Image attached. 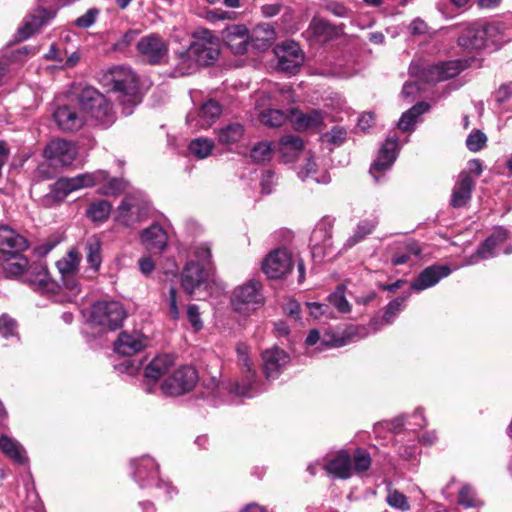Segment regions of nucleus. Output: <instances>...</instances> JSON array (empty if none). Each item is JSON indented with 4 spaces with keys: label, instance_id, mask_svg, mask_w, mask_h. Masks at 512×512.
Listing matches in <instances>:
<instances>
[{
    "label": "nucleus",
    "instance_id": "18",
    "mask_svg": "<svg viewBox=\"0 0 512 512\" xmlns=\"http://www.w3.org/2000/svg\"><path fill=\"white\" fill-rule=\"evenodd\" d=\"M221 114V105L217 101L209 99L201 105L196 113L188 114L187 122L196 129H207L214 124Z\"/></svg>",
    "mask_w": 512,
    "mask_h": 512
},
{
    "label": "nucleus",
    "instance_id": "7",
    "mask_svg": "<svg viewBox=\"0 0 512 512\" xmlns=\"http://www.w3.org/2000/svg\"><path fill=\"white\" fill-rule=\"evenodd\" d=\"M264 297L262 294V285L255 279L248 280L238 286L231 298L234 309L240 313L255 310L257 306L262 305Z\"/></svg>",
    "mask_w": 512,
    "mask_h": 512
},
{
    "label": "nucleus",
    "instance_id": "27",
    "mask_svg": "<svg viewBox=\"0 0 512 512\" xmlns=\"http://www.w3.org/2000/svg\"><path fill=\"white\" fill-rule=\"evenodd\" d=\"M451 269L445 265H433L424 269L419 276L412 281L411 289L422 291L436 285L442 278L448 276Z\"/></svg>",
    "mask_w": 512,
    "mask_h": 512
},
{
    "label": "nucleus",
    "instance_id": "17",
    "mask_svg": "<svg viewBox=\"0 0 512 512\" xmlns=\"http://www.w3.org/2000/svg\"><path fill=\"white\" fill-rule=\"evenodd\" d=\"M397 150L398 138L388 137L370 168V174L373 176L375 182H379L381 175L392 167L397 157Z\"/></svg>",
    "mask_w": 512,
    "mask_h": 512
},
{
    "label": "nucleus",
    "instance_id": "35",
    "mask_svg": "<svg viewBox=\"0 0 512 512\" xmlns=\"http://www.w3.org/2000/svg\"><path fill=\"white\" fill-rule=\"evenodd\" d=\"M307 33L316 42L324 43L332 39L337 34V31L328 21L314 17L309 24Z\"/></svg>",
    "mask_w": 512,
    "mask_h": 512
},
{
    "label": "nucleus",
    "instance_id": "3",
    "mask_svg": "<svg viewBox=\"0 0 512 512\" xmlns=\"http://www.w3.org/2000/svg\"><path fill=\"white\" fill-rule=\"evenodd\" d=\"M371 466V457L363 449L355 450L353 457L340 451L324 465L326 472L334 478L349 479L353 474H362Z\"/></svg>",
    "mask_w": 512,
    "mask_h": 512
},
{
    "label": "nucleus",
    "instance_id": "50",
    "mask_svg": "<svg viewBox=\"0 0 512 512\" xmlns=\"http://www.w3.org/2000/svg\"><path fill=\"white\" fill-rule=\"evenodd\" d=\"M386 501L389 506L402 512L408 511L410 509L407 497L398 490L389 489Z\"/></svg>",
    "mask_w": 512,
    "mask_h": 512
},
{
    "label": "nucleus",
    "instance_id": "23",
    "mask_svg": "<svg viewBox=\"0 0 512 512\" xmlns=\"http://www.w3.org/2000/svg\"><path fill=\"white\" fill-rule=\"evenodd\" d=\"M263 370L267 379L279 376L283 368L289 363V355L278 347L265 350L262 353Z\"/></svg>",
    "mask_w": 512,
    "mask_h": 512
},
{
    "label": "nucleus",
    "instance_id": "51",
    "mask_svg": "<svg viewBox=\"0 0 512 512\" xmlns=\"http://www.w3.org/2000/svg\"><path fill=\"white\" fill-rule=\"evenodd\" d=\"M107 181L106 184H104L101 188V193L104 195H117L121 192H123L128 184L123 179L118 178H110L108 179V176L106 179L102 180L100 183Z\"/></svg>",
    "mask_w": 512,
    "mask_h": 512
},
{
    "label": "nucleus",
    "instance_id": "63",
    "mask_svg": "<svg viewBox=\"0 0 512 512\" xmlns=\"http://www.w3.org/2000/svg\"><path fill=\"white\" fill-rule=\"evenodd\" d=\"M275 184V175L272 171H265L261 178V191L264 194H269L272 192L273 186Z\"/></svg>",
    "mask_w": 512,
    "mask_h": 512
},
{
    "label": "nucleus",
    "instance_id": "10",
    "mask_svg": "<svg viewBox=\"0 0 512 512\" xmlns=\"http://www.w3.org/2000/svg\"><path fill=\"white\" fill-rule=\"evenodd\" d=\"M495 30L493 25L470 24L458 38V44L468 52L481 50L487 46L488 40Z\"/></svg>",
    "mask_w": 512,
    "mask_h": 512
},
{
    "label": "nucleus",
    "instance_id": "33",
    "mask_svg": "<svg viewBox=\"0 0 512 512\" xmlns=\"http://www.w3.org/2000/svg\"><path fill=\"white\" fill-rule=\"evenodd\" d=\"M146 346L145 338L139 333L122 332L115 342V351L123 356H131Z\"/></svg>",
    "mask_w": 512,
    "mask_h": 512
},
{
    "label": "nucleus",
    "instance_id": "49",
    "mask_svg": "<svg viewBox=\"0 0 512 512\" xmlns=\"http://www.w3.org/2000/svg\"><path fill=\"white\" fill-rule=\"evenodd\" d=\"M458 503L466 508L479 507L482 505V501L476 497L473 488L468 484L463 485L460 489Z\"/></svg>",
    "mask_w": 512,
    "mask_h": 512
},
{
    "label": "nucleus",
    "instance_id": "26",
    "mask_svg": "<svg viewBox=\"0 0 512 512\" xmlns=\"http://www.w3.org/2000/svg\"><path fill=\"white\" fill-rule=\"evenodd\" d=\"M28 248L25 237L8 226L0 227V253L4 256L14 253H22Z\"/></svg>",
    "mask_w": 512,
    "mask_h": 512
},
{
    "label": "nucleus",
    "instance_id": "58",
    "mask_svg": "<svg viewBox=\"0 0 512 512\" xmlns=\"http://www.w3.org/2000/svg\"><path fill=\"white\" fill-rule=\"evenodd\" d=\"M187 319L194 331L198 332L203 328L199 307L196 304L187 307Z\"/></svg>",
    "mask_w": 512,
    "mask_h": 512
},
{
    "label": "nucleus",
    "instance_id": "38",
    "mask_svg": "<svg viewBox=\"0 0 512 512\" xmlns=\"http://www.w3.org/2000/svg\"><path fill=\"white\" fill-rule=\"evenodd\" d=\"M30 265L27 258L21 253H14L6 255L3 269L8 277L23 276L25 279L26 271Z\"/></svg>",
    "mask_w": 512,
    "mask_h": 512
},
{
    "label": "nucleus",
    "instance_id": "28",
    "mask_svg": "<svg viewBox=\"0 0 512 512\" xmlns=\"http://www.w3.org/2000/svg\"><path fill=\"white\" fill-rule=\"evenodd\" d=\"M238 362L242 369L246 370L247 383H237L234 388L235 394L244 397H252V378L254 377V371L252 370V364L249 359V348L244 343H239L236 347Z\"/></svg>",
    "mask_w": 512,
    "mask_h": 512
},
{
    "label": "nucleus",
    "instance_id": "16",
    "mask_svg": "<svg viewBox=\"0 0 512 512\" xmlns=\"http://www.w3.org/2000/svg\"><path fill=\"white\" fill-rule=\"evenodd\" d=\"M77 155L75 145L62 139L52 140L44 150L45 158L52 166L70 165Z\"/></svg>",
    "mask_w": 512,
    "mask_h": 512
},
{
    "label": "nucleus",
    "instance_id": "40",
    "mask_svg": "<svg viewBox=\"0 0 512 512\" xmlns=\"http://www.w3.org/2000/svg\"><path fill=\"white\" fill-rule=\"evenodd\" d=\"M430 108L429 104L426 102H419L410 108L408 111L404 112L398 122V127L400 130L407 132L414 129V123L417 118L428 111Z\"/></svg>",
    "mask_w": 512,
    "mask_h": 512
},
{
    "label": "nucleus",
    "instance_id": "5",
    "mask_svg": "<svg viewBox=\"0 0 512 512\" xmlns=\"http://www.w3.org/2000/svg\"><path fill=\"white\" fill-rule=\"evenodd\" d=\"M127 313L123 305L115 300H101L91 306L89 322L104 330H116L119 328Z\"/></svg>",
    "mask_w": 512,
    "mask_h": 512
},
{
    "label": "nucleus",
    "instance_id": "8",
    "mask_svg": "<svg viewBox=\"0 0 512 512\" xmlns=\"http://www.w3.org/2000/svg\"><path fill=\"white\" fill-rule=\"evenodd\" d=\"M105 171L84 173L71 178H61L55 183L54 194L59 200H63L68 194L79 189L92 187L106 179Z\"/></svg>",
    "mask_w": 512,
    "mask_h": 512
},
{
    "label": "nucleus",
    "instance_id": "43",
    "mask_svg": "<svg viewBox=\"0 0 512 512\" xmlns=\"http://www.w3.org/2000/svg\"><path fill=\"white\" fill-rule=\"evenodd\" d=\"M244 134V127L239 123L228 124L218 131V141L222 145L238 142Z\"/></svg>",
    "mask_w": 512,
    "mask_h": 512
},
{
    "label": "nucleus",
    "instance_id": "34",
    "mask_svg": "<svg viewBox=\"0 0 512 512\" xmlns=\"http://www.w3.org/2000/svg\"><path fill=\"white\" fill-rule=\"evenodd\" d=\"M140 238L145 249L158 252L166 247L168 241L165 230L158 224H153L144 229Z\"/></svg>",
    "mask_w": 512,
    "mask_h": 512
},
{
    "label": "nucleus",
    "instance_id": "47",
    "mask_svg": "<svg viewBox=\"0 0 512 512\" xmlns=\"http://www.w3.org/2000/svg\"><path fill=\"white\" fill-rule=\"evenodd\" d=\"M328 301L340 313H348L351 310V306L345 297V288L342 285L338 286L336 290L329 295Z\"/></svg>",
    "mask_w": 512,
    "mask_h": 512
},
{
    "label": "nucleus",
    "instance_id": "31",
    "mask_svg": "<svg viewBox=\"0 0 512 512\" xmlns=\"http://www.w3.org/2000/svg\"><path fill=\"white\" fill-rule=\"evenodd\" d=\"M289 119L296 130L319 129L324 121V115L319 110L302 112L291 110Z\"/></svg>",
    "mask_w": 512,
    "mask_h": 512
},
{
    "label": "nucleus",
    "instance_id": "45",
    "mask_svg": "<svg viewBox=\"0 0 512 512\" xmlns=\"http://www.w3.org/2000/svg\"><path fill=\"white\" fill-rule=\"evenodd\" d=\"M111 209L112 205L108 201L100 200L89 206L87 215L95 222H102L109 217Z\"/></svg>",
    "mask_w": 512,
    "mask_h": 512
},
{
    "label": "nucleus",
    "instance_id": "15",
    "mask_svg": "<svg viewBox=\"0 0 512 512\" xmlns=\"http://www.w3.org/2000/svg\"><path fill=\"white\" fill-rule=\"evenodd\" d=\"M464 68L465 65L460 60L441 62L424 67L420 77L427 83L435 84L457 76Z\"/></svg>",
    "mask_w": 512,
    "mask_h": 512
},
{
    "label": "nucleus",
    "instance_id": "21",
    "mask_svg": "<svg viewBox=\"0 0 512 512\" xmlns=\"http://www.w3.org/2000/svg\"><path fill=\"white\" fill-rule=\"evenodd\" d=\"M174 364V359L169 355L155 357L145 368L144 388L147 393L154 392L157 381L166 374Z\"/></svg>",
    "mask_w": 512,
    "mask_h": 512
},
{
    "label": "nucleus",
    "instance_id": "62",
    "mask_svg": "<svg viewBox=\"0 0 512 512\" xmlns=\"http://www.w3.org/2000/svg\"><path fill=\"white\" fill-rule=\"evenodd\" d=\"M407 29L412 36H422L429 33V26L421 18L412 20Z\"/></svg>",
    "mask_w": 512,
    "mask_h": 512
},
{
    "label": "nucleus",
    "instance_id": "42",
    "mask_svg": "<svg viewBox=\"0 0 512 512\" xmlns=\"http://www.w3.org/2000/svg\"><path fill=\"white\" fill-rule=\"evenodd\" d=\"M0 450L15 462L24 463L26 460L23 447L7 436H0Z\"/></svg>",
    "mask_w": 512,
    "mask_h": 512
},
{
    "label": "nucleus",
    "instance_id": "32",
    "mask_svg": "<svg viewBox=\"0 0 512 512\" xmlns=\"http://www.w3.org/2000/svg\"><path fill=\"white\" fill-rule=\"evenodd\" d=\"M54 13L41 8L35 10L32 14L26 17L23 25L19 28L18 33L21 39H26L38 32L43 25L52 19Z\"/></svg>",
    "mask_w": 512,
    "mask_h": 512
},
{
    "label": "nucleus",
    "instance_id": "19",
    "mask_svg": "<svg viewBox=\"0 0 512 512\" xmlns=\"http://www.w3.org/2000/svg\"><path fill=\"white\" fill-rule=\"evenodd\" d=\"M137 51L150 64H158L164 59L168 49L161 37L150 34L138 41Z\"/></svg>",
    "mask_w": 512,
    "mask_h": 512
},
{
    "label": "nucleus",
    "instance_id": "24",
    "mask_svg": "<svg viewBox=\"0 0 512 512\" xmlns=\"http://www.w3.org/2000/svg\"><path fill=\"white\" fill-rule=\"evenodd\" d=\"M25 281L35 289L43 292H54L58 285L53 281L43 263H32L26 271Z\"/></svg>",
    "mask_w": 512,
    "mask_h": 512
},
{
    "label": "nucleus",
    "instance_id": "12",
    "mask_svg": "<svg viewBox=\"0 0 512 512\" xmlns=\"http://www.w3.org/2000/svg\"><path fill=\"white\" fill-rule=\"evenodd\" d=\"M292 267V254L284 248L270 252L262 263L263 272L271 279L284 277L291 271Z\"/></svg>",
    "mask_w": 512,
    "mask_h": 512
},
{
    "label": "nucleus",
    "instance_id": "52",
    "mask_svg": "<svg viewBox=\"0 0 512 512\" xmlns=\"http://www.w3.org/2000/svg\"><path fill=\"white\" fill-rule=\"evenodd\" d=\"M272 157V148L269 142H260L251 150V158L257 163L269 161Z\"/></svg>",
    "mask_w": 512,
    "mask_h": 512
},
{
    "label": "nucleus",
    "instance_id": "11",
    "mask_svg": "<svg viewBox=\"0 0 512 512\" xmlns=\"http://www.w3.org/2000/svg\"><path fill=\"white\" fill-rule=\"evenodd\" d=\"M274 53L278 60L279 70L286 73H295L304 62V53L299 44L294 41L276 45Z\"/></svg>",
    "mask_w": 512,
    "mask_h": 512
},
{
    "label": "nucleus",
    "instance_id": "39",
    "mask_svg": "<svg viewBox=\"0 0 512 512\" xmlns=\"http://www.w3.org/2000/svg\"><path fill=\"white\" fill-rule=\"evenodd\" d=\"M275 39V31L268 24H260L256 26L250 34V43L259 50L267 49Z\"/></svg>",
    "mask_w": 512,
    "mask_h": 512
},
{
    "label": "nucleus",
    "instance_id": "56",
    "mask_svg": "<svg viewBox=\"0 0 512 512\" xmlns=\"http://www.w3.org/2000/svg\"><path fill=\"white\" fill-rule=\"evenodd\" d=\"M405 301V297H398L387 305L383 316L386 323H391L393 321L394 317L402 310Z\"/></svg>",
    "mask_w": 512,
    "mask_h": 512
},
{
    "label": "nucleus",
    "instance_id": "57",
    "mask_svg": "<svg viewBox=\"0 0 512 512\" xmlns=\"http://www.w3.org/2000/svg\"><path fill=\"white\" fill-rule=\"evenodd\" d=\"M323 137L326 142L339 146L345 141L347 137V131L343 127L335 126Z\"/></svg>",
    "mask_w": 512,
    "mask_h": 512
},
{
    "label": "nucleus",
    "instance_id": "37",
    "mask_svg": "<svg viewBox=\"0 0 512 512\" xmlns=\"http://www.w3.org/2000/svg\"><path fill=\"white\" fill-rule=\"evenodd\" d=\"M85 256L88 270L97 273L102 263V244L98 237H89L85 243Z\"/></svg>",
    "mask_w": 512,
    "mask_h": 512
},
{
    "label": "nucleus",
    "instance_id": "20",
    "mask_svg": "<svg viewBox=\"0 0 512 512\" xmlns=\"http://www.w3.org/2000/svg\"><path fill=\"white\" fill-rule=\"evenodd\" d=\"M222 38L234 54L243 55L247 52L250 44V33L245 25L233 24L227 26L222 31Z\"/></svg>",
    "mask_w": 512,
    "mask_h": 512
},
{
    "label": "nucleus",
    "instance_id": "64",
    "mask_svg": "<svg viewBox=\"0 0 512 512\" xmlns=\"http://www.w3.org/2000/svg\"><path fill=\"white\" fill-rule=\"evenodd\" d=\"M66 56V51L60 49V47L56 44H52L50 46L49 51L45 54V58L47 60L56 61L60 65L64 61V57Z\"/></svg>",
    "mask_w": 512,
    "mask_h": 512
},
{
    "label": "nucleus",
    "instance_id": "22",
    "mask_svg": "<svg viewBox=\"0 0 512 512\" xmlns=\"http://www.w3.org/2000/svg\"><path fill=\"white\" fill-rule=\"evenodd\" d=\"M508 239V231L503 228H497L493 234L488 237L477 251L466 260V265L476 264L479 260L488 259L496 255V247Z\"/></svg>",
    "mask_w": 512,
    "mask_h": 512
},
{
    "label": "nucleus",
    "instance_id": "61",
    "mask_svg": "<svg viewBox=\"0 0 512 512\" xmlns=\"http://www.w3.org/2000/svg\"><path fill=\"white\" fill-rule=\"evenodd\" d=\"M185 51L181 52L178 56L179 62V74L186 75L195 70V68L199 65L195 62L194 57H187L186 59L183 57Z\"/></svg>",
    "mask_w": 512,
    "mask_h": 512
},
{
    "label": "nucleus",
    "instance_id": "59",
    "mask_svg": "<svg viewBox=\"0 0 512 512\" xmlns=\"http://www.w3.org/2000/svg\"><path fill=\"white\" fill-rule=\"evenodd\" d=\"M356 333V327H349L344 336H335L331 340L322 339L323 344L330 345L332 347H342L348 344L351 338Z\"/></svg>",
    "mask_w": 512,
    "mask_h": 512
},
{
    "label": "nucleus",
    "instance_id": "6",
    "mask_svg": "<svg viewBox=\"0 0 512 512\" xmlns=\"http://www.w3.org/2000/svg\"><path fill=\"white\" fill-rule=\"evenodd\" d=\"M148 212V203L140 193L127 194L117 207L115 220L127 227L142 221Z\"/></svg>",
    "mask_w": 512,
    "mask_h": 512
},
{
    "label": "nucleus",
    "instance_id": "54",
    "mask_svg": "<svg viewBox=\"0 0 512 512\" xmlns=\"http://www.w3.org/2000/svg\"><path fill=\"white\" fill-rule=\"evenodd\" d=\"M0 336L6 339L17 336V323L6 314L0 316Z\"/></svg>",
    "mask_w": 512,
    "mask_h": 512
},
{
    "label": "nucleus",
    "instance_id": "30",
    "mask_svg": "<svg viewBox=\"0 0 512 512\" xmlns=\"http://www.w3.org/2000/svg\"><path fill=\"white\" fill-rule=\"evenodd\" d=\"M132 465L134 467V477L141 487L150 485L157 479L158 465L152 458L143 456L134 460Z\"/></svg>",
    "mask_w": 512,
    "mask_h": 512
},
{
    "label": "nucleus",
    "instance_id": "55",
    "mask_svg": "<svg viewBox=\"0 0 512 512\" xmlns=\"http://www.w3.org/2000/svg\"><path fill=\"white\" fill-rule=\"evenodd\" d=\"M99 14H100L99 9L90 8L85 12V14L79 16L75 20L74 24H75V26H77L79 28L87 29V28L91 27L96 22Z\"/></svg>",
    "mask_w": 512,
    "mask_h": 512
},
{
    "label": "nucleus",
    "instance_id": "53",
    "mask_svg": "<svg viewBox=\"0 0 512 512\" xmlns=\"http://www.w3.org/2000/svg\"><path fill=\"white\" fill-rule=\"evenodd\" d=\"M487 137L480 131L475 130L471 132L466 139V146L472 152H478L486 146Z\"/></svg>",
    "mask_w": 512,
    "mask_h": 512
},
{
    "label": "nucleus",
    "instance_id": "25",
    "mask_svg": "<svg viewBox=\"0 0 512 512\" xmlns=\"http://www.w3.org/2000/svg\"><path fill=\"white\" fill-rule=\"evenodd\" d=\"M475 186V180L468 172L462 171L458 175L457 181L452 190L450 204L453 208L464 207L471 199V194Z\"/></svg>",
    "mask_w": 512,
    "mask_h": 512
},
{
    "label": "nucleus",
    "instance_id": "14",
    "mask_svg": "<svg viewBox=\"0 0 512 512\" xmlns=\"http://www.w3.org/2000/svg\"><path fill=\"white\" fill-rule=\"evenodd\" d=\"M332 227L331 220L323 219L313 230L310 238L313 258L321 260L328 256L332 248Z\"/></svg>",
    "mask_w": 512,
    "mask_h": 512
},
{
    "label": "nucleus",
    "instance_id": "2",
    "mask_svg": "<svg viewBox=\"0 0 512 512\" xmlns=\"http://www.w3.org/2000/svg\"><path fill=\"white\" fill-rule=\"evenodd\" d=\"M103 82L113 92L120 94L117 100L122 106V112L125 115H130L133 108L141 101L137 79L133 71L123 66L113 67L104 74Z\"/></svg>",
    "mask_w": 512,
    "mask_h": 512
},
{
    "label": "nucleus",
    "instance_id": "9",
    "mask_svg": "<svg viewBox=\"0 0 512 512\" xmlns=\"http://www.w3.org/2000/svg\"><path fill=\"white\" fill-rule=\"evenodd\" d=\"M197 382V372L191 366H181L161 385L164 394L177 396L190 391Z\"/></svg>",
    "mask_w": 512,
    "mask_h": 512
},
{
    "label": "nucleus",
    "instance_id": "29",
    "mask_svg": "<svg viewBox=\"0 0 512 512\" xmlns=\"http://www.w3.org/2000/svg\"><path fill=\"white\" fill-rule=\"evenodd\" d=\"M207 275L204 265H200L199 262L191 261L185 266L182 272L181 285L187 293L192 294L206 279Z\"/></svg>",
    "mask_w": 512,
    "mask_h": 512
},
{
    "label": "nucleus",
    "instance_id": "60",
    "mask_svg": "<svg viewBox=\"0 0 512 512\" xmlns=\"http://www.w3.org/2000/svg\"><path fill=\"white\" fill-rule=\"evenodd\" d=\"M168 313L173 320H178L180 317V311L177 302V291L176 288L171 286L167 297Z\"/></svg>",
    "mask_w": 512,
    "mask_h": 512
},
{
    "label": "nucleus",
    "instance_id": "13",
    "mask_svg": "<svg viewBox=\"0 0 512 512\" xmlns=\"http://www.w3.org/2000/svg\"><path fill=\"white\" fill-rule=\"evenodd\" d=\"M80 261L81 257L79 253L72 249L67 253L66 256L58 260L56 263L58 271L61 274L63 285L72 295H77L80 291L79 283L76 277L79 270Z\"/></svg>",
    "mask_w": 512,
    "mask_h": 512
},
{
    "label": "nucleus",
    "instance_id": "44",
    "mask_svg": "<svg viewBox=\"0 0 512 512\" xmlns=\"http://www.w3.org/2000/svg\"><path fill=\"white\" fill-rule=\"evenodd\" d=\"M214 142L207 138H196L189 144V151L198 159L207 158L213 151Z\"/></svg>",
    "mask_w": 512,
    "mask_h": 512
},
{
    "label": "nucleus",
    "instance_id": "46",
    "mask_svg": "<svg viewBox=\"0 0 512 512\" xmlns=\"http://www.w3.org/2000/svg\"><path fill=\"white\" fill-rule=\"evenodd\" d=\"M316 163L313 159H307V162L303 168L299 171L298 175L302 180H306L308 178H312L316 183L327 184L330 182V176L323 172L320 177L316 176Z\"/></svg>",
    "mask_w": 512,
    "mask_h": 512
},
{
    "label": "nucleus",
    "instance_id": "48",
    "mask_svg": "<svg viewBox=\"0 0 512 512\" xmlns=\"http://www.w3.org/2000/svg\"><path fill=\"white\" fill-rule=\"evenodd\" d=\"M288 116L281 110L270 109L260 115V121L270 127H279L286 122Z\"/></svg>",
    "mask_w": 512,
    "mask_h": 512
},
{
    "label": "nucleus",
    "instance_id": "41",
    "mask_svg": "<svg viewBox=\"0 0 512 512\" xmlns=\"http://www.w3.org/2000/svg\"><path fill=\"white\" fill-rule=\"evenodd\" d=\"M377 224H378V221L376 218L361 220L357 224L353 234L347 239V241L345 243V247L351 248L354 245H356L357 243H359L360 241H362L363 239H365L368 235H370L374 231Z\"/></svg>",
    "mask_w": 512,
    "mask_h": 512
},
{
    "label": "nucleus",
    "instance_id": "1",
    "mask_svg": "<svg viewBox=\"0 0 512 512\" xmlns=\"http://www.w3.org/2000/svg\"><path fill=\"white\" fill-rule=\"evenodd\" d=\"M88 117L103 125H110L115 120L112 106L106 97L92 87L84 88L78 96V105H63L54 112V120L63 131L80 130Z\"/></svg>",
    "mask_w": 512,
    "mask_h": 512
},
{
    "label": "nucleus",
    "instance_id": "36",
    "mask_svg": "<svg viewBox=\"0 0 512 512\" xmlns=\"http://www.w3.org/2000/svg\"><path fill=\"white\" fill-rule=\"evenodd\" d=\"M303 148V140L295 135H285L279 142V152L285 162L294 161Z\"/></svg>",
    "mask_w": 512,
    "mask_h": 512
},
{
    "label": "nucleus",
    "instance_id": "4",
    "mask_svg": "<svg viewBox=\"0 0 512 512\" xmlns=\"http://www.w3.org/2000/svg\"><path fill=\"white\" fill-rule=\"evenodd\" d=\"M219 39L206 28H199L193 33V41L183 57H194L199 65H209L219 56Z\"/></svg>",
    "mask_w": 512,
    "mask_h": 512
}]
</instances>
